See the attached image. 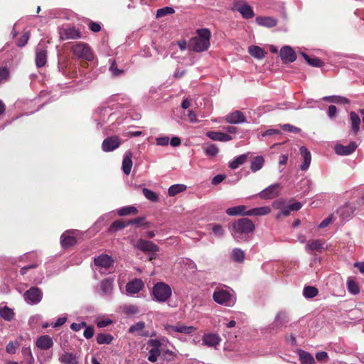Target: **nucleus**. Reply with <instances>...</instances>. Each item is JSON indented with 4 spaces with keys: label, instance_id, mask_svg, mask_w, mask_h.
I'll use <instances>...</instances> for the list:
<instances>
[{
    "label": "nucleus",
    "instance_id": "f257e3e1",
    "mask_svg": "<svg viewBox=\"0 0 364 364\" xmlns=\"http://www.w3.org/2000/svg\"><path fill=\"white\" fill-rule=\"evenodd\" d=\"M197 36L191 38L188 42V48L195 52H203L210 46V31L208 28H201L196 31Z\"/></svg>",
    "mask_w": 364,
    "mask_h": 364
},
{
    "label": "nucleus",
    "instance_id": "f03ea898",
    "mask_svg": "<svg viewBox=\"0 0 364 364\" xmlns=\"http://www.w3.org/2000/svg\"><path fill=\"white\" fill-rule=\"evenodd\" d=\"M255 228V224L250 219L242 218L232 223L231 234L235 240L240 241L244 240L247 234L252 232Z\"/></svg>",
    "mask_w": 364,
    "mask_h": 364
},
{
    "label": "nucleus",
    "instance_id": "7ed1b4c3",
    "mask_svg": "<svg viewBox=\"0 0 364 364\" xmlns=\"http://www.w3.org/2000/svg\"><path fill=\"white\" fill-rule=\"evenodd\" d=\"M213 299L216 303L228 307L233 306L236 302V296L232 289L217 288L213 294Z\"/></svg>",
    "mask_w": 364,
    "mask_h": 364
},
{
    "label": "nucleus",
    "instance_id": "20e7f679",
    "mask_svg": "<svg viewBox=\"0 0 364 364\" xmlns=\"http://www.w3.org/2000/svg\"><path fill=\"white\" fill-rule=\"evenodd\" d=\"M97 127H103L109 123H113L115 116L109 107H99L93 114Z\"/></svg>",
    "mask_w": 364,
    "mask_h": 364
},
{
    "label": "nucleus",
    "instance_id": "39448f33",
    "mask_svg": "<svg viewBox=\"0 0 364 364\" xmlns=\"http://www.w3.org/2000/svg\"><path fill=\"white\" fill-rule=\"evenodd\" d=\"M154 299L158 302H165L172 295V289L164 282L156 283L152 289Z\"/></svg>",
    "mask_w": 364,
    "mask_h": 364
},
{
    "label": "nucleus",
    "instance_id": "423d86ee",
    "mask_svg": "<svg viewBox=\"0 0 364 364\" xmlns=\"http://www.w3.org/2000/svg\"><path fill=\"white\" fill-rule=\"evenodd\" d=\"M164 328L167 333L173 337H177L178 333L190 335L195 332L196 328L193 326H186L180 323L175 325H165Z\"/></svg>",
    "mask_w": 364,
    "mask_h": 364
},
{
    "label": "nucleus",
    "instance_id": "0eeeda50",
    "mask_svg": "<svg viewBox=\"0 0 364 364\" xmlns=\"http://www.w3.org/2000/svg\"><path fill=\"white\" fill-rule=\"evenodd\" d=\"M72 51L77 58H83L91 61L94 58V55L89 46L84 43H77L73 46Z\"/></svg>",
    "mask_w": 364,
    "mask_h": 364
},
{
    "label": "nucleus",
    "instance_id": "6e6552de",
    "mask_svg": "<svg viewBox=\"0 0 364 364\" xmlns=\"http://www.w3.org/2000/svg\"><path fill=\"white\" fill-rule=\"evenodd\" d=\"M23 298L27 304L36 305L41 301L43 292L39 288L32 287L24 293Z\"/></svg>",
    "mask_w": 364,
    "mask_h": 364
},
{
    "label": "nucleus",
    "instance_id": "1a4fd4ad",
    "mask_svg": "<svg viewBox=\"0 0 364 364\" xmlns=\"http://www.w3.org/2000/svg\"><path fill=\"white\" fill-rule=\"evenodd\" d=\"M136 247L142 252L151 254L149 259L156 258L155 254L159 251V247L153 242L139 239L136 244Z\"/></svg>",
    "mask_w": 364,
    "mask_h": 364
},
{
    "label": "nucleus",
    "instance_id": "9d476101",
    "mask_svg": "<svg viewBox=\"0 0 364 364\" xmlns=\"http://www.w3.org/2000/svg\"><path fill=\"white\" fill-rule=\"evenodd\" d=\"M233 6L244 18H251L255 16L252 7L245 0H234Z\"/></svg>",
    "mask_w": 364,
    "mask_h": 364
},
{
    "label": "nucleus",
    "instance_id": "9b49d317",
    "mask_svg": "<svg viewBox=\"0 0 364 364\" xmlns=\"http://www.w3.org/2000/svg\"><path fill=\"white\" fill-rule=\"evenodd\" d=\"M60 38L63 41L80 38V31L73 26H67L59 31Z\"/></svg>",
    "mask_w": 364,
    "mask_h": 364
},
{
    "label": "nucleus",
    "instance_id": "f8f14e48",
    "mask_svg": "<svg viewBox=\"0 0 364 364\" xmlns=\"http://www.w3.org/2000/svg\"><path fill=\"white\" fill-rule=\"evenodd\" d=\"M355 207L350 205L346 204L343 206L339 208L335 213V216H339L341 223L349 220L353 215L355 211Z\"/></svg>",
    "mask_w": 364,
    "mask_h": 364
},
{
    "label": "nucleus",
    "instance_id": "ddd939ff",
    "mask_svg": "<svg viewBox=\"0 0 364 364\" xmlns=\"http://www.w3.org/2000/svg\"><path fill=\"white\" fill-rule=\"evenodd\" d=\"M47 61V48L44 42H41L36 50V63L41 68L46 65Z\"/></svg>",
    "mask_w": 364,
    "mask_h": 364
},
{
    "label": "nucleus",
    "instance_id": "4468645a",
    "mask_svg": "<svg viewBox=\"0 0 364 364\" xmlns=\"http://www.w3.org/2000/svg\"><path fill=\"white\" fill-rule=\"evenodd\" d=\"M289 322V318L287 313L279 311L276 315L273 323L269 326L270 330H281L283 327H286Z\"/></svg>",
    "mask_w": 364,
    "mask_h": 364
},
{
    "label": "nucleus",
    "instance_id": "2eb2a0df",
    "mask_svg": "<svg viewBox=\"0 0 364 364\" xmlns=\"http://www.w3.org/2000/svg\"><path fill=\"white\" fill-rule=\"evenodd\" d=\"M326 241L321 239L309 240L307 241L305 250L309 253L312 252H321L326 249Z\"/></svg>",
    "mask_w": 364,
    "mask_h": 364
},
{
    "label": "nucleus",
    "instance_id": "dca6fc26",
    "mask_svg": "<svg viewBox=\"0 0 364 364\" xmlns=\"http://www.w3.org/2000/svg\"><path fill=\"white\" fill-rule=\"evenodd\" d=\"M121 144L120 139L117 136H112L106 138L102 144V149L104 151H112L117 149Z\"/></svg>",
    "mask_w": 364,
    "mask_h": 364
},
{
    "label": "nucleus",
    "instance_id": "f3484780",
    "mask_svg": "<svg viewBox=\"0 0 364 364\" xmlns=\"http://www.w3.org/2000/svg\"><path fill=\"white\" fill-rule=\"evenodd\" d=\"M77 230H68L60 237V242L63 247L68 248L76 244Z\"/></svg>",
    "mask_w": 364,
    "mask_h": 364
},
{
    "label": "nucleus",
    "instance_id": "a211bd4d",
    "mask_svg": "<svg viewBox=\"0 0 364 364\" xmlns=\"http://www.w3.org/2000/svg\"><path fill=\"white\" fill-rule=\"evenodd\" d=\"M280 183H274L270 185L263 191H262L259 195L261 198L263 199H272L279 196L280 190Z\"/></svg>",
    "mask_w": 364,
    "mask_h": 364
},
{
    "label": "nucleus",
    "instance_id": "6ab92c4d",
    "mask_svg": "<svg viewBox=\"0 0 364 364\" xmlns=\"http://www.w3.org/2000/svg\"><path fill=\"white\" fill-rule=\"evenodd\" d=\"M280 57L282 60L285 63H292L296 60V55L291 47L289 46H283L280 50Z\"/></svg>",
    "mask_w": 364,
    "mask_h": 364
},
{
    "label": "nucleus",
    "instance_id": "aec40b11",
    "mask_svg": "<svg viewBox=\"0 0 364 364\" xmlns=\"http://www.w3.org/2000/svg\"><path fill=\"white\" fill-rule=\"evenodd\" d=\"M149 344L152 346V348L149 352L148 360L154 363L156 361L158 356L161 353L160 349L161 342L159 340L154 339L151 340Z\"/></svg>",
    "mask_w": 364,
    "mask_h": 364
},
{
    "label": "nucleus",
    "instance_id": "412c9836",
    "mask_svg": "<svg viewBox=\"0 0 364 364\" xmlns=\"http://www.w3.org/2000/svg\"><path fill=\"white\" fill-rule=\"evenodd\" d=\"M95 264L100 268V272L105 274V272L102 271V269H109L113 264V259L107 255H102L95 258Z\"/></svg>",
    "mask_w": 364,
    "mask_h": 364
},
{
    "label": "nucleus",
    "instance_id": "4be33fe9",
    "mask_svg": "<svg viewBox=\"0 0 364 364\" xmlns=\"http://www.w3.org/2000/svg\"><path fill=\"white\" fill-rule=\"evenodd\" d=\"M357 146V144L355 141H351L346 146L338 144L335 146V152L338 155L348 156L351 154L356 149Z\"/></svg>",
    "mask_w": 364,
    "mask_h": 364
},
{
    "label": "nucleus",
    "instance_id": "5701e85b",
    "mask_svg": "<svg viewBox=\"0 0 364 364\" xmlns=\"http://www.w3.org/2000/svg\"><path fill=\"white\" fill-rule=\"evenodd\" d=\"M144 288V283L140 279H134L126 285L127 294L132 295L139 293Z\"/></svg>",
    "mask_w": 364,
    "mask_h": 364
},
{
    "label": "nucleus",
    "instance_id": "b1692460",
    "mask_svg": "<svg viewBox=\"0 0 364 364\" xmlns=\"http://www.w3.org/2000/svg\"><path fill=\"white\" fill-rule=\"evenodd\" d=\"M202 341L208 347L216 348L220 343L221 338L216 333H207L203 336Z\"/></svg>",
    "mask_w": 364,
    "mask_h": 364
},
{
    "label": "nucleus",
    "instance_id": "393cba45",
    "mask_svg": "<svg viewBox=\"0 0 364 364\" xmlns=\"http://www.w3.org/2000/svg\"><path fill=\"white\" fill-rule=\"evenodd\" d=\"M79 357L77 353L64 352L58 360L61 364H78Z\"/></svg>",
    "mask_w": 364,
    "mask_h": 364
},
{
    "label": "nucleus",
    "instance_id": "a878e982",
    "mask_svg": "<svg viewBox=\"0 0 364 364\" xmlns=\"http://www.w3.org/2000/svg\"><path fill=\"white\" fill-rule=\"evenodd\" d=\"M225 121L230 124H239L246 121V117L243 113L239 110L228 114L225 117Z\"/></svg>",
    "mask_w": 364,
    "mask_h": 364
},
{
    "label": "nucleus",
    "instance_id": "bb28decb",
    "mask_svg": "<svg viewBox=\"0 0 364 364\" xmlns=\"http://www.w3.org/2000/svg\"><path fill=\"white\" fill-rule=\"evenodd\" d=\"M36 345L41 350H48L53 346V341L50 336L44 335L37 338Z\"/></svg>",
    "mask_w": 364,
    "mask_h": 364
},
{
    "label": "nucleus",
    "instance_id": "cd10ccee",
    "mask_svg": "<svg viewBox=\"0 0 364 364\" xmlns=\"http://www.w3.org/2000/svg\"><path fill=\"white\" fill-rule=\"evenodd\" d=\"M206 136L213 141H229L232 139L230 135L220 132H208Z\"/></svg>",
    "mask_w": 364,
    "mask_h": 364
},
{
    "label": "nucleus",
    "instance_id": "c85d7f7f",
    "mask_svg": "<svg viewBox=\"0 0 364 364\" xmlns=\"http://www.w3.org/2000/svg\"><path fill=\"white\" fill-rule=\"evenodd\" d=\"M300 154L303 158L304 162L301 165L300 168L302 171H305L308 169L310 166L311 161V156L310 151L305 146H301L300 148Z\"/></svg>",
    "mask_w": 364,
    "mask_h": 364
},
{
    "label": "nucleus",
    "instance_id": "c756f323",
    "mask_svg": "<svg viewBox=\"0 0 364 364\" xmlns=\"http://www.w3.org/2000/svg\"><path fill=\"white\" fill-rule=\"evenodd\" d=\"M132 153L128 150L125 152V154L122 161V170L126 175H129L131 172L132 167Z\"/></svg>",
    "mask_w": 364,
    "mask_h": 364
},
{
    "label": "nucleus",
    "instance_id": "7c9ffc66",
    "mask_svg": "<svg viewBox=\"0 0 364 364\" xmlns=\"http://www.w3.org/2000/svg\"><path fill=\"white\" fill-rule=\"evenodd\" d=\"M247 207L245 205H241L232 208H229L226 210V213L230 216L235 215H247Z\"/></svg>",
    "mask_w": 364,
    "mask_h": 364
},
{
    "label": "nucleus",
    "instance_id": "2f4dec72",
    "mask_svg": "<svg viewBox=\"0 0 364 364\" xmlns=\"http://www.w3.org/2000/svg\"><path fill=\"white\" fill-rule=\"evenodd\" d=\"M256 23L262 26L267 28H272L277 25V21L272 17H262L259 16L256 18Z\"/></svg>",
    "mask_w": 364,
    "mask_h": 364
},
{
    "label": "nucleus",
    "instance_id": "473e14b6",
    "mask_svg": "<svg viewBox=\"0 0 364 364\" xmlns=\"http://www.w3.org/2000/svg\"><path fill=\"white\" fill-rule=\"evenodd\" d=\"M271 212V208L269 206H263L259 208H255L249 210L247 212V215L250 216H262L269 214Z\"/></svg>",
    "mask_w": 364,
    "mask_h": 364
},
{
    "label": "nucleus",
    "instance_id": "72a5a7b5",
    "mask_svg": "<svg viewBox=\"0 0 364 364\" xmlns=\"http://www.w3.org/2000/svg\"><path fill=\"white\" fill-rule=\"evenodd\" d=\"M264 164V159L262 156H257L253 158L250 163V170L252 172L259 171Z\"/></svg>",
    "mask_w": 364,
    "mask_h": 364
},
{
    "label": "nucleus",
    "instance_id": "f704fd0d",
    "mask_svg": "<svg viewBox=\"0 0 364 364\" xmlns=\"http://www.w3.org/2000/svg\"><path fill=\"white\" fill-rule=\"evenodd\" d=\"M249 53L255 58L262 59L265 56V51L263 48L257 46H251L248 48Z\"/></svg>",
    "mask_w": 364,
    "mask_h": 364
},
{
    "label": "nucleus",
    "instance_id": "c9c22d12",
    "mask_svg": "<svg viewBox=\"0 0 364 364\" xmlns=\"http://www.w3.org/2000/svg\"><path fill=\"white\" fill-rule=\"evenodd\" d=\"M248 154H244L235 157L232 161L229 163V167L231 169H236L240 165L245 164L247 159Z\"/></svg>",
    "mask_w": 364,
    "mask_h": 364
},
{
    "label": "nucleus",
    "instance_id": "e433bc0d",
    "mask_svg": "<svg viewBox=\"0 0 364 364\" xmlns=\"http://www.w3.org/2000/svg\"><path fill=\"white\" fill-rule=\"evenodd\" d=\"M298 355L299 357V359L303 364H314V357L309 353H307L303 350H299L298 351Z\"/></svg>",
    "mask_w": 364,
    "mask_h": 364
},
{
    "label": "nucleus",
    "instance_id": "4c0bfd02",
    "mask_svg": "<svg viewBox=\"0 0 364 364\" xmlns=\"http://www.w3.org/2000/svg\"><path fill=\"white\" fill-rule=\"evenodd\" d=\"M352 129L355 134H357L360 130V119L359 116L354 112L350 113Z\"/></svg>",
    "mask_w": 364,
    "mask_h": 364
},
{
    "label": "nucleus",
    "instance_id": "58836bf2",
    "mask_svg": "<svg viewBox=\"0 0 364 364\" xmlns=\"http://www.w3.org/2000/svg\"><path fill=\"white\" fill-rule=\"evenodd\" d=\"M322 100L336 104H348L350 102L347 98L336 95L323 97Z\"/></svg>",
    "mask_w": 364,
    "mask_h": 364
},
{
    "label": "nucleus",
    "instance_id": "ea45409f",
    "mask_svg": "<svg viewBox=\"0 0 364 364\" xmlns=\"http://www.w3.org/2000/svg\"><path fill=\"white\" fill-rule=\"evenodd\" d=\"M145 323L143 321H139L135 323L134 325L131 326L129 328V332L139 336H144L145 334L143 333Z\"/></svg>",
    "mask_w": 364,
    "mask_h": 364
},
{
    "label": "nucleus",
    "instance_id": "a19ab883",
    "mask_svg": "<svg viewBox=\"0 0 364 364\" xmlns=\"http://www.w3.org/2000/svg\"><path fill=\"white\" fill-rule=\"evenodd\" d=\"M0 316L6 321H11L14 317L13 310L6 306L0 307Z\"/></svg>",
    "mask_w": 364,
    "mask_h": 364
},
{
    "label": "nucleus",
    "instance_id": "79ce46f5",
    "mask_svg": "<svg viewBox=\"0 0 364 364\" xmlns=\"http://www.w3.org/2000/svg\"><path fill=\"white\" fill-rule=\"evenodd\" d=\"M113 289V279H107L101 282V289L107 295H110Z\"/></svg>",
    "mask_w": 364,
    "mask_h": 364
},
{
    "label": "nucleus",
    "instance_id": "37998d69",
    "mask_svg": "<svg viewBox=\"0 0 364 364\" xmlns=\"http://www.w3.org/2000/svg\"><path fill=\"white\" fill-rule=\"evenodd\" d=\"M232 258L236 262L241 263L245 259V252L240 248H234L232 251Z\"/></svg>",
    "mask_w": 364,
    "mask_h": 364
},
{
    "label": "nucleus",
    "instance_id": "c03bdc74",
    "mask_svg": "<svg viewBox=\"0 0 364 364\" xmlns=\"http://www.w3.org/2000/svg\"><path fill=\"white\" fill-rule=\"evenodd\" d=\"M96 340L98 344H109L113 340V336L107 333H99Z\"/></svg>",
    "mask_w": 364,
    "mask_h": 364
},
{
    "label": "nucleus",
    "instance_id": "a18cd8bd",
    "mask_svg": "<svg viewBox=\"0 0 364 364\" xmlns=\"http://www.w3.org/2000/svg\"><path fill=\"white\" fill-rule=\"evenodd\" d=\"M186 189V186L183 184H175L172 185L168 188V195L170 196H174L179 193L184 191Z\"/></svg>",
    "mask_w": 364,
    "mask_h": 364
},
{
    "label": "nucleus",
    "instance_id": "49530a36",
    "mask_svg": "<svg viewBox=\"0 0 364 364\" xmlns=\"http://www.w3.org/2000/svg\"><path fill=\"white\" fill-rule=\"evenodd\" d=\"M129 225L127 220H118L114 221L109 228L110 232L122 230Z\"/></svg>",
    "mask_w": 364,
    "mask_h": 364
},
{
    "label": "nucleus",
    "instance_id": "de8ad7c7",
    "mask_svg": "<svg viewBox=\"0 0 364 364\" xmlns=\"http://www.w3.org/2000/svg\"><path fill=\"white\" fill-rule=\"evenodd\" d=\"M161 358L164 361L173 362V361H175L178 358V355L176 353H174L171 350H166L162 352Z\"/></svg>",
    "mask_w": 364,
    "mask_h": 364
},
{
    "label": "nucleus",
    "instance_id": "09e8293b",
    "mask_svg": "<svg viewBox=\"0 0 364 364\" xmlns=\"http://www.w3.org/2000/svg\"><path fill=\"white\" fill-rule=\"evenodd\" d=\"M301 55L304 58L309 65L314 67H321L322 62L318 58H310L307 54L304 52L301 53Z\"/></svg>",
    "mask_w": 364,
    "mask_h": 364
},
{
    "label": "nucleus",
    "instance_id": "8fccbe9b",
    "mask_svg": "<svg viewBox=\"0 0 364 364\" xmlns=\"http://www.w3.org/2000/svg\"><path fill=\"white\" fill-rule=\"evenodd\" d=\"M347 287L348 291L354 295L358 294L360 291L358 285L351 278H348L347 280Z\"/></svg>",
    "mask_w": 364,
    "mask_h": 364
},
{
    "label": "nucleus",
    "instance_id": "3c124183",
    "mask_svg": "<svg viewBox=\"0 0 364 364\" xmlns=\"http://www.w3.org/2000/svg\"><path fill=\"white\" fill-rule=\"evenodd\" d=\"M137 209L134 206H125L118 210V214L120 216H125L132 214H136Z\"/></svg>",
    "mask_w": 364,
    "mask_h": 364
},
{
    "label": "nucleus",
    "instance_id": "603ef678",
    "mask_svg": "<svg viewBox=\"0 0 364 364\" xmlns=\"http://www.w3.org/2000/svg\"><path fill=\"white\" fill-rule=\"evenodd\" d=\"M318 293V289L314 287H306L304 289L303 294L306 298L311 299L315 297Z\"/></svg>",
    "mask_w": 364,
    "mask_h": 364
},
{
    "label": "nucleus",
    "instance_id": "864d4df0",
    "mask_svg": "<svg viewBox=\"0 0 364 364\" xmlns=\"http://www.w3.org/2000/svg\"><path fill=\"white\" fill-rule=\"evenodd\" d=\"M142 192L144 196L151 201L156 202L159 199L158 196L154 191L148 188H143Z\"/></svg>",
    "mask_w": 364,
    "mask_h": 364
},
{
    "label": "nucleus",
    "instance_id": "5fc2aeb1",
    "mask_svg": "<svg viewBox=\"0 0 364 364\" xmlns=\"http://www.w3.org/2000/svg\"><path fill=\"white\" fill-rule=\"evenodd\" d=\"M123 311L126 315H134L139 313V309L135 305H127L123 308Z\"/></svg>",
    "mask_w": 364,
    "mask_h": 364
},
{
    "label": "nucleus",
    "instance_id": "6e6d98bb",
    "mask_svg": "<svg viewBox=\"0 0 364 364\" xmlns=\"http://www.w3.org/2000/svg\"><path fill=\"white\" fill-rule=\"evenodd\" d=\"M174 13V9L171 7H164L162 9H160L156 12V17L161 18L164 17L168 14H172Z\"/></svg>",
    "mask_w": 364,
    "mask_h": 364
},
{
    "label": "nucleus",
    "instance_id": "4d7b16f0",
    "mask_svg": "<svg viewBox=\"0 0 364 364\" xmlns=\"http://www.w3.org/2000/svg\"><path fill=\"white\" fill-rule=\"evenodd\" d=\"M9 78V70L6 67L0 68V83L6 82Z\"/></svg>",
    "mask_w": 364,
    "mask_h": 364
},
{
    "label": "nucleus",
    "instance_id": "13d9d810",
    "mask_svg": "<svg viewBox=\"0 0 364 364\" xmlns=\"http://www.w3.org/2000/svg\"><path fill=\"white\" fill-rule=\"evenodd\" d=\"M109 71L113 77H119L124 73L122 70L118 69L116 66L115 62L113 61L109 67Z\"/></svg>",
    "mask_w": 364,
    "mask_h": 364
},
{
    "label": "nucleus",
    "instance_id": "bf43d9fd",
    "mask_svg": "<svg viewBox=\"0 0 364 364\" xmlns=\"http://www.w3.org/2000/svg\"><path fill=\"white\" fill-rule=\"evenodd\" d=\"M336 219V218L335 216V214L333 213L330 216H328V218H326L324 220H323L321 221V223L319 224L318 228H324L327 227L331 223H332L333 221H335Z\"/></svg>",
    "mask_w": 364,
    "mask_h": 364
},
{
    "label": "nucleus",
    "instance_id": "052dcab7",
    "mask_svg": "<svg viewBox=\"0 0 364 364\" xmlns=\"http://www.w3.org/2000/svg\"><path fill=\"white\" fill-rule=\"evenodd\" d=\"M218 151V148L215 144L208 145L205 149V154L210 156H215Z\"/></svg>",
    "mask_w": 364,
    "mask_h": 364
},
{
    "label": "nucleus",
    "instance_id": "680f3d73",
    "mask_svg": "<svg viewBox=\"0 0 364 364\" xmlns=\"http://www.w3.org/2000/svg\"><path fill=\"white\" fill-rule=\"evenodd\" d=\"M282 129L284 131L293 133H299L301 132V129L296 127H294L289 124H285L283 125H280Z\"/></svg>",
    "mask_w": 364,
    "mask_h": 364
},
{
    "label": "nucleus",
    "instance_id": "e2e57ef3",
    "mask_svg": "<svg viewBox=\"0 0 364 364\" xmlns=\"http://www.w3.org/2000/svg\"><path fill=\"white\" fill-rule=\"evenodd\" d=\"M212 230L217 237H222L224 235V229L223 226L219 224L213 225Z\"/></svg>",
    "mask_w": 364,
    "mask_h": 364
},
{
    "label": "nucleus",
    "instance_id": "0e129e2a",
    "mask_svg": "<svg viewBox=\"0 0 364 364\" xmlns=\"http://www.w3.org/2000/svg\"><path fill=\"white\" fill-rule=\"evenodd\" d=\"M29 36H30L29 32H28V31L24 32L23 36L18 40V42H17L18 46H19V47L24 46L27 43V42L29 39Z\"/></svg>",
    "mask_w": 364,
    "mask_h": 364
},
{
    "label": "nucleus",
    "instance_id": "69168bd1",
    "mask_svg": "<svg viewBox=\"0 0 364 364\" xmlns=\"http://www.w3.org/2000/svg\"><path fill=\"white\" fill-rule=\"evenodd\" d=\"M18 347V344L17 343L9 342L6 347V350L9 354H14Z\"/></svg>",
    "mask_w": 364,
    "mask_h": 364
},
{
    "label": "nucleus",
    "instance_id": "338daca9",
    "mask_svg": "<svg viewBox=\"0 0 364 364\" xmlns=\"http://www.w3.org/2000/svg\"><path fill=\"white\" fill-rule=\"evenodd\" d=\"M169 137L164 136L161 137H157L156 139V144L158 146H166L168 144Z\"/></svg>",
    "mask_w": 364,
    "mask_h": 364
},
{
    "label": "nucleus",
    "instance_id": "774afa93",
    "mask_svg": "<svg viewBox=\"0 0 364 364\" xmlns=\"http://www.w3.org/2000/svg\"><path fill=\"white\" fill-rule=\"evenodd\" d=\"M84 336L87 338H91L94 335V328L92 326H87L85 328L84 333Z\"/></svg>",
    "mask_w": 364,
    "mask_h": 364
}]
</instances>
